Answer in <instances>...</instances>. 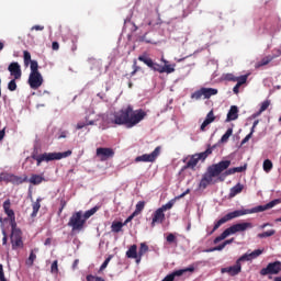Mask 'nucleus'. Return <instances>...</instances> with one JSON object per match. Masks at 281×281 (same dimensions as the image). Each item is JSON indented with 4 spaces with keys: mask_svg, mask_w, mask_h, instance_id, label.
Instances as JSON below:
<instances>
[{
    "mask_svg": "<svg viewBox=\"0 0 281 281\" xmlns=\"http://www.w3.org/2000/svg\"><path fill=\"white\" fill-rule=\"evenodd\" d=\"M146 115H148L146 111L142 109L133 110V105H127L117 112L98 115V119L95 120L86 117V122L80 121L77 123L76 128L77 131H80L81 128H85V126H93L97 122H100V120L102 121L103 126L109 127L117 125L133 128L134 126H137L139 122L144 121Z\"/></svg>",
    "mask_w": 281,
    "mask_h": 281,
    "instance_id": "nucleus-1",
    "label": "nucleus"
},
{
    "mask_svg": "<svg viewBox=\"0 0 281 281\" xmlns=\"http://www.w3.org/2000/svg\"><path fill=\"white\" fill-rule=\"evenodd\" d=\"M278 203H281L280 199H276L267 203L266 205H258L252 209H243V210H237L233 211L231 213H227L225 216L220 218L215 224L213 229L211 231V234H214L221 225H225V223L233 221V218H238L240 216H245L247 214H258L260 212H267V210H271L272 207H276Z\"/></svg>",
    "mask_w": 281,
    "mask_h": 281,
    "instance_id": "nucleus-2",
    "label": "nucleus"
},
{
    "mask_svg": "<svg viewBox=\"0 0 281 281\" xmlns=\"http://www.w3.org/2000/svg\"><path fill=\"white\" fill-rule=\"evenodd\" d=\"M138 60L140 63H144V65H147V67H149V69H153V71H158V74H175V67H177L176 64H166L161 66L153 61V59L146 54L139 55Z\"/></svg>",
    "mask_w": 281,
    "mask_h": 281,
    "instance_id": "nucleus-3",
    "label": "nucleus"
},
{
    "mask_svg": "<svg viewBox=\"0 0 281 281\" xmlns=\"http://www.w3.org/2000/svg\"><path fill=\"white\" fill-rule=\"evenodd\" d=\"M72 150L68 149L63 153H44L42 155L32 154V159L36 161V166H41L42 161H60V159H67V157H71Z\"/></svg>",
    "mask_w": 281,
    "mask_h": 281,
    "instance_id": "nucleus-4",
    "label": "nucleus"
},
{
    "mask_svg": "<svg viewBox=\"0 0 281 281\" xmlns=\"http://www.w3.org/2000/svg\"><path fill=\"white\" fill-rule=\"evenodd\" d=\"M252 227H254V224L249 222L232 225L231 227L226 228L220 236H217L213 240V243L214 245H218V243H221V240H225L227 236H232V234H237V232H247V229H251Z\"/></svg>",
    "mask_w": 281,
    "mask_h": 281,
    "instance_id": "nucleus-5",
    "label": "nucleus"
},
{
    "mask_svg": "<svg viewBox=\"0 0 281 281\" xmlns=\"http://www.w3.org/2000/svg\"><path fill=\"white\" fill-rule=\"evenodd\" d=\"M212 155V147H209L205 151H202L200 154H194L190 157V159L187 161V164L182 167V172L183 170H194L196 166L199 165V161H205L207 157Z\"/></svg>",
    "mask_w": 281,
    "mask_h": 281,
    "instance_id": "nucleus-6",
    "label": "nucleus"
},
{
    "mask_svg": "<svg viewBox=\"0 0 281 281\" xmlns=\"http://www.w3.org/2000/svg\"><path fill=\"white\" fill-rule=\"evenodd\" d=\"M86 220L82 216V211H78L72 213V215L69 218L68 227H71L72 232H82L85 229Z\"/></svg>",
    "mask_w": 281,
    "mask_h": 281,
    "instance_id": "nucleus-7",
    "label": "nucleus"
},
{
    "mask_svg": "<svg viewBox=\"0 0 281 281\" xmlns=\"http://www.w3.org/2000/svg\"><path fill=\"white\" fill-rule=\"evenodd\" d=\"M218 89L216 88H201L191 94L192 100H201L204 97L205 100H210L212 95H217Z\"/></svg>",
    "mask_w": 281,
    "mask_h": 281,
    "instance_id": "nucleus-8",
    "label": "nucleus"
},
{
    "mask_svg": "<svg viewBox=\"0 0 281 281\" xmlns=\"http://www.w3.org/2000/svg\"><path fill=\"white\" fill-rule=\"evenodd\" d=\"M159 155H161L160 146L156 147L150 154H144L136 157L135 161L136 164H139V161H143L144 164H154V161H157V157H159Z\"/></svg>",
    "mask_w": 281,
    "mask_h": 281,
    "instance_id": "nucleus-9",
    "label": "nucleus"
},
{
    "mask_svg": "<svg viewBox=\"0 0 281 281\" xmlns=\"http://www.w3.org/2000/svg\"><path fill=\"white\" fill-rule=\"evenodd\" d=\"M95 155L100 161H109V159H113L115 157V150L111 147H99L97 148Z\"/></svg>",
    "mask_w": 281,
    "mask_h": 281,
    "instance_id": "nucleus-10",
    "label": "nucleus"
},
{
    "mask_svg": "<svg viewBox=\"0 0 281 281\" xmlns=\"http://www.w3.org/2000/svg\"><path fill=\"white\" fill-rule=\"evenodd\" d=\"M281 271V262L280 261H273L268 263L266 268H262L260 270V276H278Z\"/></svg>",
    "mask_w": 281,
    "mask_h": 281,
    "instance_id": "nucleus-11",
    "label": "nucleus"
},
{
    "mask_svg": "<svg viewBox=\"0 0 281 281\" xmlns=\"http://www.w3.org/2000/svg\"><path fill=\"white\" fill-rule=\"evenodd\" d=\"M12 249H23V233L21 231L11 232Z\"/></svg>",
    "mask_w": 281,
    "mask_h": 281,
    "instance_id": "nucleus-12",
    "label": "nucleus"
},
{
    "mask_svg": "<svg viewBox=\"0 0 281 281\" xmlns=\"http://www.w3.org/2000/svg\"><path fill=\"white\" fill-rule=\"evenodd\" d=\"M194 273V267H189L180 270H176L170 274H167L161 281H175L176 278H181L184 273Z\"/></svg>",
    "mask_w": 281,
    "mask_h": 281,
    "instance_id": "nucleus-13",
    "label": "nucleus"
},
{
    "mask_svg": "<svg viewBox=\"0 0 281 281\" xmlns=\"http://www.w3.org/2000/svg\"><path fill=\"white\" fill-rule=\"evenodd\" d=\"M29 85L31 89H38L43 85V76L41 72H31L29 76Z\"/></svg>",
    "mask_w": 281,
    "mask_h": 281,
    "instance_id": "nucleus-14",
    "label": "nucleus"
},
{
    "mask_svg": "<svg viewBox=\"0 0 281 281\" xmlns=\"http://www.w3.org/2000/svg\"><path fill=\"white\" fill-rule=\"evenodd\" d=\"M262 249H256L252 252H246L241 257H239L236 262L240 265L241 262H249L250 260H256L259 256H262Z\"/></svg>",
    "mask_w": 281,
    "mask_h": 281,
    "instance_id": "nucleus-15",
    "label": "nucleus"
},
{
    "mask_svg": "<svg viewBox=\"0 0 281 281\" xmlns=\"http://www.w3.org/2000/svg\"><path fill=\"white\" fill-rule=\"evenodd\" d=\"M243 271V265L238 263L237 261L235 262L234 266H229L226 268L221 269V273H228L231 277L238 276Z\"/></svg>",
    "mask_w": 281,
    "mask_h": 281,
    "instance_id": "nucleus-16",
    "label": "nucleus"
},
{
    "mask_svg": "<svg viewBox=\"0 0 281 281\" xmlns=\"http://www.w3.org/2000/svg\"><path fill=\"white\" fill-rule=\"evenodd\" d=\"M8 70L10 71V75L13 76L14 80H21L22 71L21 65H19V63H11L8 67Z\"/></svg>",
    "mask_w": 281,
    "mask_h": 281,
    "instance_id": "nucleus-17",
    "label": "nucleus"
},
{
    "mask_svg": "<svg viewBox=\"0 0 281 281\" xmlns=\"http://www.w3.org/2000/svg\"><path fill=\"white\" fill-rule=\"evenodd\" d=\"M164 221H166V214H164L162 210L157 209L153 214L151 227H155L157 223H164Z\"/></svg>",
    "mask_w": 281,
    "mask_h": 281,
    "instance_id": "nucleus-18",
    "label": "nucleus"
},
{
    "mask_svg": "<svg viewBox=\"0 0 281 281\" xmlns=\"http://www.w3.org/2000/svg\"><path fill=\"white\" fill-rule=\"evenodd\" d=\"M4 214H7V216L10 218H15L16 215L14 214V210H12V202L10 201V199L5 200L2 204Z\"/></svg>",
    "mask_w": 281,
    "mask_h": 281,
    "instance_id": "nucleus-19",
    "label": "nucleus"
},
{
    "mask_svg": "<svg viewBox=\"0 0 281 281\" xmlns=\"http://www.w3.org/2000/svg\"><path fill=\"white\" fill-rule=\"evenodd\" d=\"M234 120H238V106L232 105L226 117V122H234Z\"/></svg>",
    "mask_w": 281,
    "mask_h": 281,
    "instance_id": "nucleus-20",
    "label": "nucleus"
},
{
    "mask_svg": "<svg viewBox=\"0 0 281 281\" xmlns=\"http://www.w3.org/2000/svg\"><path fill=\"white\" fill-rule=\"evenodd\" d=\"M127 258H133L134 260H139V255L137 252V245H132L126 251Z\"/></svg>",
    "mask_w": 281,
    "mask_h": 281,
    "instance_id": "nucleus-21",
    "label": "nucleus"
},
{
    "mask_svg": "<svg viewBox=\"0 0 281 281\" xmlns=\"http://www.w3.org/2000/svg\"><path fill=\"white\" fill-rule=\"evenodd\" d=\"M42 198H37L35 202L32 203L33 212L31 213V218H36L38 210H41Z\"/></svg>",
    "mask_w": 281,
    "mask_h": 281,
    "instance_id": "nucleus-22",
    "label": "nucleus"
},
{
    "mask_svg": "<svg viewBox=\"0 0 281 281\" xmlns=\"http://www.w3.org/2000/svg\"><path fill=\"white\" fill-rule=\"evenodd\" d=\"M29 181L32 186H41V183L45 181V177H43V175H32Z\"/></svg>",
    "mask_w": 281,
    "mask_h": 281,
    "instance_id": "nucleus-23",
    "label": "nucleus"
},
{
    "mask_svg": "<svg viewBox=\"0 0 281 281\" xmlns=\"http://www.w3.org/2000/svg\"><path fill=\"white\" fill-rule=\"evenodd\" d=\"M244 188H245V186H243L241 183H237L235 187H233L229 192L231 199H234V196H236L237 194H240V192H243Z\"/></svg>",
    "mask_w": 281,
    "mask_h": 281,
    "instance_id": "nucleus-24",
    "label": "nucleus"
},
{
    "mask_svg": "<svg viewBox=\"0 0 281 281\" xmlns=\"http://www.w3.org/2000/svg\"><path fill=\"white\" fill-rule=\"evenodd\" d=\"M27 181V176H25L24 178L21 176H15L13 173L12 178H11V183H13V186H21L22 183H25Z\"/></svg>",
    "mask_w": 281,
    "mask_h": 281,
    "instance_id": "nucleus-25",
    "label": "nucleus"
},
{
    "mask_svg": "<svg viewBox=\"0 0 281 281\" xmlns=\"http://www.w3.org/2000/svg\"><path fill=\"white\" fill-rule=\"evenodd\" d=\"M148 252V245L142 243L139 250H138V259L136 260V263L139 265V262H142V257Z\"/></svg>",
    "mask_w": 281,
    "mask_h": 281,
    "instance_id": "nucleus-26",
    "label": "nucleus"
},
{
    "mask_svg": "<svg viewBox=\"0 0 281 281\" xmlns=\"http://www.w3.org/2000/svg\"><path fill=\"white\" fill-rule=\"evenodd\" d=\"M98 210H100V206L99 205H95L94 207L88 210L85 212V214L82 215L83 216V220L87 222L89 221V218H91V216H93V214H95V212H98Z\"/></svg>",
    "mask_w": 281,
    "mask_h": 281,
    "instance_id": "nucleus-27",
    "label": "nucleus"
},
{
    "mask_svg": "<svg viewBox=\"0 0 281 281\" xmlns=\"http://www.w3.org/2000/svg\"><path fill=\"white\" fill-rule=\"evenodd\" d=\"M215 166H217V169H220V172H224V170H227V168H229V166H232V161L222 160L218 164H216Z\"/></svg>",
    "mask_w": 281,
    "mask_h": 281,
    "instance_id": "nucleus-28",
    "label": "nucleus"
},
{
    "mask_svg": "<svg viewBox=\"0 0 281 281\" xmlns=\"http://www.w3.org/2000/svg\"><path fill=\"white\" fill-rule=\"evenodd\" d=\"M144 207H146V202L145 201H139L136 204V209L133 212L134 215L139 216V214H142V212H144Z\"/></svg>",
    "mask_w": 281,
    "mask_h": 281,
    "instance_id": "nucleus-29",
    "label": "nucleus"
},
{
    "mask_svg": "<svg viewBox=\"0 0 281 281\" xmlns=\"http://www.w3.org/2000/svg\"><path fill=\"white\" fill-rule=\"evenodd\" d=\"M122 227H124V224L122 222H113L111 225V229L115 234H120V232H122Z\"/></svg>",
    "mask_w": 281,
    "mask_h": 281,
    "instance_id": "nucleus-30",
    "label": "nucleus"
},
{
    "mask_svg": "<svg viewBox=\"0 0 281 281\" xmlns=\"http://www.w3.org/2000/svg\"><path fill=\"white\" fill-rule=\"evenodd\" d=\"M175 203H177V199L170 200L168 203H166L161 207H159V210L162 211V212H166L168 210H172V207H175Z\"/></svg>",
    "mask_w": 281,
    "mask_h": 281,
    "instance_id": "nucleus-31",
    "label": "nucleus"
},
{
    "mask_svg": "<svg viewBox=\"0 0 281 281\" xmlns=\"http://www.w3.org/2000/svg\"><path fill=\"white\" fill-rule=\"evenodd\" d=\"M12 176H13V173L1 172L0 181H4L5 183H12Z\"/></svg>",
    "mask_w": 281,
    "mask_h": 281,
    "instance_id": "nucleus-32",
    "label": "nucleus"
},
{
    "mask_svg": "<svg viewBox=\"0 0 281 281\" xmlns=\"http://www.w3.org/2000/svg\"><path fill=\"white\" fill-rule=\"evenodd\" d=\"M209 175H211V177H218V175H221V171L216 165H213L209 167Z\"/></svg>",
    "mask_w": 281,
    "mask_h": 281,
    "instance_id": "nucleus-33",
    "label": "nucleus"
},
{
    "mask_svg": "<svg viewBox=\"0 0 281 281\" xmlns=\"http://www.w3.org/2000/svg\"><path fill=\"white\" fill-rule=\"evenodd\" d=\"M271 60H273V58L265 57L256 64V68L259 69V67H265L266 65H269V63H271Z\"/></svg>",
    "mask_w": 281,
    "mask_h": 281,
    "instance_id": "nucleus-34",
    "label": "nucleus"
},
{
    "mask_svg": "<svg viewBox=\"0 0 281 281\" xmlns=\"http://www.w3.org/2000/svg\"><path fill=\"white\" fill-rule=\"evenodd\" d=\"M263 170L265 172H271L273 170V162L270 159L263 161Z\"/></svg>",
    "mask_w": 281,
    "mask_h": 281,
    "instance_id": "nucleus-35",
    "label": "nucleus"
},
{
    "mask_svg": "<svg viewBox=\"0 0 281 281\" xmlns=\"http://www.w3.org/2000/svg\"><path fill=\"white\" fill-rule=\"evenodd\" d=\"M276 235V229H270L268 232L259 233L257 236L258 238H269Z\"/></svg>",
    "mask_w": 281,
    "mask_h": 281,
    "instance_id": "nucleus-36",
    "label": "nucleus"
},
{
    "mask_svg": "<svg viewBox=\"0 0 281 281\" xmlns=\"http://www.w3.org/2000/svg\"><path fill=\"white\" fill-rule=\"evenodd\" d=\"M23 58H24V65L26 67H30V63L32 61V54H30V52H27V50H24Z\"/></svg>",
    "mask_w": 281,
    "mask_h": 281,
    "instance_id": "nucleus-37",
    "label": "nucleus"
},
{
    "mask_svg": "<svg viewBox=\"0 0 281 281\" xmlns=\"http://www.w3.org/2000/svg\"><path fill=\"white\" fill-rule=\"evenodd\" d=\"M271 104L270 101H263L261 103L260 110L258 111V113L256 114V116L260 115L261 113H265V111H267L269 109V105Z\"/></svg>",
    "mask_w": 281,
    "mask_h": 281,
    "instance_id": "nucleus-38",
    "label": "nucleus"
},
{
    "mask_svg": "<svg viewBox=\"0 0 281 281\" xmlns=\"http://www.w3.org/2000/svg\"><path fill=\"white\" fill-rule=\"evenodd\" d=\"M233 133H234V130L232 127H229L225 132V134L222 136L221 142H227V139H229L232 137Z\"/></svg>",
    "mask_w": 281,
    "mask_h": 281,
    "instance_id": "nucleus-39",
    "label": "nucleus"
},
{
    "mask_svg": "<svg viewBox=\"0 0 281 281\" xmlns=\"http://www.w3.org/2000/svg\"><path fill=\"white\" fill-rule=\"evenodd\" d=\"M167 243H169V245H177V236L172 233H170L167 237H166Z\"/></svg>",
    "mask_w": 281,
    "mask_h": 281,
    "instance_id": "nucleus-40",
    "label": "nucleus"
},
{
    "mask_svg": "<svg viewBox=\"0 0 281 281\" xmlns=\"http://www.w3.org/2000/svg\"><path fill=\"white\" fill-rule=\"evenodd\" d=\"M31 65V74H40L38 72V61L32 60L30 61Z\"/></svg>",
    "mask_w": 281,
    "mask_h": 281,
    "instance_id": "nucleus-41",
    "label": "nucleus"
},
{
    "mask_svg": "<svg viewBox=\"0 0 281 281\" xmlns=\"http://www.w3.org/2000/svg\"><path fill=\"white\" fill-rule=\"evenodd\" d=\"M258 122L259 121H255L251 127V132L246 135V137L244 139H241V142H249V139H251V136L254 135V128H256V126H258Z\"/></svg>",
    "mask_w": 281,
    "mask_h": 281,
    "instance_id": "nucleus-42",
    "label": "nucleus"
},
{
    "mask_svg": "<svg viewBox=\"0 0 281 281\" xmlns=\"http://www.w3.org/2000/svg\"><path fill=\"white\" fill-rule=\"evenodd\" d=\"M216 120V116H214V110H211L207 114L204 121H206L209 124H212Z\"/></svg>",
    "mask_w": 281,
    "mask_h": 281,
    "instance_id": "nucleus-43",
    "label": "nucleus"
},
{
    "mask_svg": "<svg viewBox=\"0 0 281 281\" xmlns=\"http://www.w3.org/2000/svg\"><path fill=\"white\" fill-rule=\"evenodd\" d=\"M137 71H142V67L137 65V59L133 60V71L131 72V77L135 76Z\"/></svg>",
    "mask_w": 281,
    "mask_h": 281,
    "instance_id": "nucleus-44",
    "label": "nucleus"
},
{
    "mask_svg": "<svg viewBox=\"0 0 281 281\" xmlns=\"http://www.w3.org/2000/svg\"><path fill=\"white\" fill-rule=\"evenodd\" d=\"M247 78H249L248 75H243L240 77H237V85H239V87H243V85L247 83Z\"/></svg>",
    "mask_w": 281,
    "mask_h": 281,
    "instance_id": "nucleus-45",
    "label": "nucleus"
},
{
    "mask_svg": "<svg viewBox=\"0 0 281 281\" xmlns=\"http://www.w3.org/2000/svg\"><path fill=\"white\" fill-rule=\"evenodd\" d=\"M111 260H113V255H110L104 262L101 265L100 267V271H104V269H106V267H109V263L111 262Z\"/></svg>",
    "mask_w": 281,
    "mask_h": 281,
    "instance_id": "nucleus-46",
    "label": "nucleus"
},
{
    "mask_svg": "<svg viewBox=\"0 0 281 281\" xmlns=\"http://www.w3.org/2000/svg\"><path fill=\"white\" fill-rule=\"evenodd\" d=\"M50 273L58 276V260L53 261L50 266Z\"/></svg>",
    "mask_w": 281,
    "mask_h": 281,
    "instance_id": "nucleus-47",
    "label": "nucleus"
},
{
    "mask_svg": "<svg viewBox=\"0 0 281 281\" xmlns=\"http://www.w3.org/2000/svg\"><path fill=\"white\" fill-rule=\"evenodd\" d=\"M11 232H21V229L16 228V217L10 218Z\"/></svg>",
    "mask_w": 281,
    "mask_h": 281,
    "instance_id": "nucleus-48",
    "label": "nucleus"
},
{
    "mask_svg": "<svg viewBox=\"0 0 281 281\" xmlns=\"http://www.w3.org/2000/svg\"><path fill=\"white\" fill-rule=\"evenodd\" d=\"M86 280H87V281H105L104 278H102V277H95V276H93V274H88V276L86 277Z\"/></svg>",
    "mask_w": 281,
    "mask_h": 281,
    "instance_id": "nucleus-49",
    "label": "nucleus"
},
{
    "mask_svg": "<svg viewBox=\"0 0 281 281\" xmlns=\"http://www.w3.org/2000/svg\"><path fill=\"white\" fill-rule=\"evenodd\" d=\"M67 135H69V132L65 130H59L57 133V139H66Z\"/></svg>",
    "mask_w": 281,
    "mask_h": 281,
    "instance_id": "nucleus-50",
    "label": "nucleus"
},
{
    "mask_svg": "<svg viewBox=\"0 0 281 281\" xmlns=\"http://www.w3.org/2000/svg\"><path fill=\"white\" fill-rule=\"evenodd\" d=\"M225 80H227L228 82H236L238 80V77L234 76V74H226Z\"/></svg>",
    "mask_w": 281,
    "mask_h": 281,
    "instance_id": "nucleus-51",
    "label": "nucleus"
},
{
    "mask_svg": "<svg viewBox=\"0 0 281 281\" xmlns=\"http://www.w3.org/2000/svg\"><path fill=\"white\" fill-rule=\"evenodd\" d=\"M8 89H9V91H16V79H12L8 83Z\"/></svg>",
    "mask_w": 281,
    "mask_h": 281,
    "instance_id": "nucleus-52",
    "label": "nucleus"
},
{
    "mask_svg": "<svg viewBox=\"0 0 281 281\" xmlns=\"http://www.w3.org/2000/svg\"><path fill=\"white\" fill-rule=\"evenodd\" d=\"M34 260H36V254H34V250H32L30 252V256H29V259H27V263L32 266V265H34Z\"/></svg>",
    "mask_w": 281,
    "mask_h": 281,
    "instance_id": "nucleus-53",
    "label": "nucleus"
},
{
    "mask_svg": "<svg viewBox=\"0 0 281 281\" xmlns=\"http://www.w3.org/2000/svg\"><path fill=\"white\" fill-rule=\"evenodd\" d=\"M224 247H225V244L222 243L221 245H218L214 248H210L207 251H223Z\"/></svg>",
    "mask_w": 281,
    "mask_h": 281,
    "instance_id": "nucleus-54",
    "label": "nucleus"
},
{
    "mask_svg": "<svg viewBox=\"0 0 281 281\" xmlns=\"http://www.w3.org/2000/svg\"><path fill=\"white\" fill-rule=\"evenodd\" d=\"M65 207H67V201L65 199L60 200V209L58 211V214H63V210H65Z\"/></svg>",
    "mask_w": 281,
    "mask_h": 281,
    "instance_id": "nucleus-55",
    "label": "nucleus"
},
{
    "mask_svg": "<svg viewBox=\"0 0 281 281\" xmlns=\"http://www.w3.org/2000/svg\"><path fill=\"white\" fill-rule=\"evenodd\" d=\"M77 49H78V37H75L72 40L71 52H76Z\"/></svg>",
    "mask_w": 281,
    "mask_h": 281,
    "instance_id": "nucleus-56",
    "label": "nucleus"
},
{
    "mask_svg": "<svg viewBox=\"0 0 281 281\" xmlns=\"http://www.w3.org/2000/svg\"><path fill=\"white\" fill-rule=\"evenodd\" d=\"M205 179V181L209 183H212L213 179H214V176H212V173H207L203 177Z\"/></svg>",
    "mask_w": 281,
    "mask_h": 281,
    "instance_id": "nucleus-57",
    "label": "nucleus"
},
{
    "mask_svg": "<svg viewBox=\"0 0 281 281\" xmlns=\"http://www.w3.org/2000/svg\"><path fill=\"white\" fill-rule=\"evenodd\" d=\"M210 186V182H206L204 178L201 179L200 181V188H203V190H205V188H207Z\"/></svg>",
    "mask_w": 281,
    "mask_h": 281,
    "instance_id": "nucleus-58",
    "label": "nucleus"
},
{
    "mask_svg": "<svg viewBox=\"0 0 281 281\" xmlns=\"http://www.w3.org/2000/svg\"><path fill=\"white\" fill-rule=\"evenodd\" d=\"M135 213H132L126 220L125 222L123 223V225H128V223H131V221H133L135 218Z\"/></svg>",
    "mask_w": 281,
    "mask_h": 281,
    "instance_id": "nucleus-59",
    "label": "nucleus"
},
{
    "mask_svg": "<svg viewBox=\"0 0 281 281\" xmlns=\"http://www.w3.org/2000/svg\"><path fill=\"white\" fill-rule=\"evenodd\" d=\"M2 245H8V233H5V229L2 231Z\"/></svg>",
    "mask_w": 281,
    "mask_h": 281,
    "instance_id": "nucleus-60",
    "label": "nucleus"
},
{
    "mask_svg": "<svg viewBox=\"0 0 281 281\" xmlns=\"http://www.w3.org/2000/svg\"><path fill=\"white\" fill-rule=\"evenodd\" d=\"M32 31H36V32H43V30H45V26L43 25H34L31 27Z\"/></svg>",
    "mask_w": 281,
    "mask_h": 281,
    "instance_id": "nucleus-61",
    "label": "nucleus"
},
{
    "mask_svg": "<svg viewBox=\"0 0 281 281\" xmlns=\"http://www.w3.org/2000/svg\"><path fill=\"white\" fill-rule=\"evenodd\" d=\"M190 194V189H187L183 193H181L180 195L176 196V201L179 200V199H183V196Z\"/></svg>",
    "mask_w": 281,
    "mask_h": 281,
    "instance_id": "nucleus-62",
    "label": "nucleus"
},
{
    "mask_svg": "<svg viewBox=\"0 0 281 281\" xmlns=\"http://www.w3.org/2000/svg\"><path fill=\"white\" fill-rule=\"evenodd\" d=\"M235 172H245L247 170V166H241V167H234Z\"/></svg>",
    "mask_w": 281,
    "mask_h": 281,
    "instance_id": "nucleus-63",
    "label": "nucleus"
},
{
    "mask_svg": "<svg viewBox=\"0 0 281 281\" xmlns=\"http://www.w3.org/2000/svg\"><path fill=\"white\" fill-rule=\"evenodd\" d=\"M52 49H54L55 52H58V49H60V44H58V42H53Z\"/></svg>",
    "mask_w": 281,
    "mask_h": 281,
    "instance_id": "nucleus-64",
    "label": "nucleus"
}]
</instances>
